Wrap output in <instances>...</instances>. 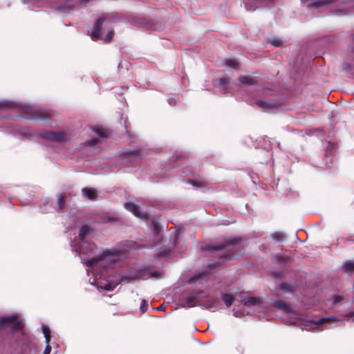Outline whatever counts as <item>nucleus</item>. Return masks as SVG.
<instances>
[{
  "mask_svg": "<svg viewBox=\"0 0 354 354\" xmlns=\"http://www.w3.org/2000/svg\"><path fill=\"white\" fill-rule=\"evenodd\" d=\"M90 232V228L84 225L79 232L78 240L75 241V244L77 245L76 251L80 254H84L86 256V259L81 257V261L85 263L88 268L87 272H93V281L90 280L91 284L96 283L97 288H101L106 290H113L119 284V282H111L108 281L105 284L102 285V283L97 282V280L101 279L102 274L97 273L98 270L102 272V270H106L109 265L115 263L119 260V254L118 251H113L110 250H105L102 251L97 257H93L95 254V246L93 244H91L84 241V239Z\"/></svg>",
  "mask_w": 354,
  "mask_h": 354,
  "instance_id": "1",
  "label": "nucleus"
},
{
  "mask_svg": "<svg viewBox=\"0 0 354 354\" xmlns=\"http://www.w3.org/2000/svg\"><path fill=\"white\" fill-rule=\"evenodd\" d=\"M182 306L185 308L199 306L207 309H216L218 300L203 291L184 293L181 295Z\"/></svg>",
  "mask_w": 354,
  "mask_h": 354,
  "instance_id": "2",
  "label": "nucleus"
},
{
  "mask_svg": "<svg viewBox=\"0 0 354 354\" xmlns=\"http://www.w3.org/2000/svg\"><path fill=\"white\" fill-rule=\"evenodd\" d=\"M19 133L24 138L34 140L38 137L44 141L52 143H63L68 141L71 138L70 134L64 131H44L39 134H35L30 131L28 128H21Z\"/></svg>",
  "mask_w": 354,
  "mask_h": 354,
  "instance_id": "3",
  "label": "nucleus"
},
{
  "mask_svg": "<svg viewBox=\"0 0 354 354\" xmlns=\"http://www.w3.org/2000/svg\"><path fill=\"white\" fill-rule=\"evenodd\" d=\"M6 326H11L13 330H19L24 326V323L21 320L17 318L16 316L10 315L0 319V329Z\"/></svg>",
  "mask_w": 354,
  "mask_h": 354,
  "instance_id": "4",
  "label": "nucleus"
},
{
  "mask_svg": "<svg viewBox=\"0 0 354 354\" xmlns=\"http://www.w3.org/2000/svg\"><path fill=\"white\" fill-rule=\"evenodd\" d=\"M108 21L104 18H100L95 23L94 29L91 32V37L93 40H97L102 35V28L103 25L106 24Z\"/></svg>",
  "mask_w": 354,
  "mask_h": 354,
  "instance_id": "5",
  "label": "nucleus"
},
{
  "mask_svg": "<svg viewBox=\"0 0 354 354\" xmlns=\"http://www.w3.org/2000/svg\"><path fill=\"white\" fill-rule=\"evenodd\" d=\"M331 317L319 318L309 323V329H318L320 330L329 328L330 327H324V325L328 323Z\"/></svg>",
  "mask_w": 354,
  "mask_h": 354,
  "instance_id": "6",
  "label": "nucleus"
},
{
  "mask_svg": "<svg viewBox=\"0 0 354 354\" xmlns=\"http://www.w3.org/2000/svg\"><path fill=\"white\" fill-rule=\"evenodd\" d=\"M241 303L248 306H261L262 299L254 297H242Z\"/></svg>",
  "mask_w": 354,
  "mask_h": 354,
  "instance_id": "7",
  "label": "nucleus"
},
{
  "mask_svg": "<svg viewBox=\"0 0 354 354\" xmlns=\"http://www.w3.org/2000/svg\"><path fill=\"white\" fill-rule=\"evenodd\" d=\"M257 105L264 111H270L277 109L279 104L274 100H269L268 101L259 100L257 102Z\"/></svg>",
  "mask_w": 354,
  "mask_h": 354,
  "instance_id": "8",
  "label": "nucleus"
},
{
  "mask_svg": "<svg viewBox=\"0 0 354 354\" xmlns=\"http://www.w3.org/2000/svg\"><path fill=\"white\" fill-rule=\"evenodd\" d=\"M127 209L132 212L138 218H143V214L139 210V207L133 203L129 202L124 204Z\"/></svg>",
  "mask_w": 354,
  "mask_h": 354,
  "instance_id": "9",
  "label": "nucleus"
},
{
  "mask_svg": "<svg viewBox=\"0 0 354 354\" xmlns=\"http://www.w3.org/2000/svg\"><path fill=\"white\" fill-rule=\"evenodd\" d=\"M82 192L84 196L88 199L94 200L97 197V191L95 189L83 188Z\"/></svg>",
  "mask_w": 354,
  "mask_h": 354,
  "instance_id": "10",
  "label": "nucleus"
},
{
  "mask_svg": "<svg viewBox=\"0 0 354 354\" xmlns=\"http://www.w3.org/2000/svg\"><path fill=\"white\" fill-rule=\"evenodd\" d=\"M335 0H314L312 3L308 5V7L319 8L321 6L331 3Z\"/></svg>",
  "mask_w": 354,
  "mask_h": 354,
  "instance_id": "11",
  "label": "nucleus"
},
{
  "mask_svg": "<svg viewBox=\"0 0 354 354\" xmlns=\"http://www.w3.org/2000/svg\"><path fill=\"white\" fill-rule=\"evenodd\" d=\"M274 306L276 307L281 309L284 313H286L287 314H289V313L295 314V312L292 310H291V308L288 305H286V304H284L282 301H276L274 303Z\"/></svg>",
  "mask_w": 354,
  "mask_h": 354,
  "instance_id": "12",
  "label": "nucleus"
},
{
  "mask_svg": "<svg viewBox=\"0 0 354 354\" xmlns=\"http://www.w3.org/2000/svg\"><path fill=\"white\" fill-rule=\"evenodd\" d=\"M26 118L30 120H43L46 118V114L41 111H35L31 115L26 116Z\"/></svg>",
  "mask_w": 354,
  "mask_h": 354,
  "instance_id": "13",
  "label": "nucleus"
},
{
  "mask_svg": "<svg viewBox=\"0 0 354 354\" xmlns=\"http://www.w3.org/2000/svg\"><path fill=\"white\" fill-rule=\"evenodd\" d=\"M74 8V4L72 1H68L64 5L57 7V10L59 12H65L67 10H73Z\"/></svg>",
  "mask_w": 354,
  "mask_h": 354,
  "instance_id": "14",
  "label": "nucleus"
},
{
  "mask_svg": "<svg viewBox=\"0 0 354 354\" xmlns=\"http://www.w3.org/2000/svg\"><path fill=\"white\" fill-rule=\"evenodd\" d=\"M221 299H223V302L225 303L227 307L230 306L232 304L233 301H234V297L228 294H222Z\"/></svg>",
  "mask_w": 354,
  "mask_h": 354,
  "instance_id": "15",
  "label": "nucleus"
},
{
  "mask_svg": "<svg viewBox=\"0 0 354 354\" xmlns=\"http://www.w3.org/2000/svg\"><path fill=\"white\" fill-rule=\"evenodd\" d=\"M345 272L350 273L354 270V262L351 261H346L342 265Z\"/></svg>",
  "mask_w": 354,
  "mask_h": 354,
  "instance_id": "16",
  "label": "nucleus"
},
{
  "mask_svg": "<svg viewBox=\"0 0 354 354\" xmlns=\"http://www.w3.org/2000/svg\"><path fill=\"white\" fill-rule=\"evenodd\" d=\"M271 238L275 241H282L286 238V235L283 232H276L271 234Z\"/></svg>",
  "mask_w": 354,
  "mask_h": 354,
  "instance_id": "17",
  "label": "nucleus"
},
{
  "mask_svg": "<svg viewBox=\"0 0 354 354\" xmlns=\"http://www.w3.org/2000/svg\"><path fill=\"white\" fill-rule=\"evenodd\" d=\"M224 248L222 244H208L205 246V249L210 251H217Z\"/></svg>",
  "mask_w": 354,
  "mask_h": 354,
  "instance_id": "18",
  "label": "nucleus"
},
{
  "mask_svg": "<svg viewBox=\"0 0 354 354\" xmlns=\"http://www.w3.org/2000/svg\"><path fill=\"white\" fill-rule=\"evenodd\" d=\"M257 0H243V3L245 5V8L247 10L252 11L255 10L257 7L252 5L253 1H256Z\"/></svg>",
  "mask_w": 354,
  "mask_h": 354,
  "instance_id": "19",
  "label": "nucleus"
},
{
  "mask_svg": "<svg viewBox=\"0 0 354 354\" xmlns=\"http://www.w3.org/2000/svg\"><path fill=\"white\" fill-rule=\"evenodd\" d=\"M93 131L101 138H106L109 136L108 131L102 128H95Z\"/></svg>",
  "mask_w": 354,
  "mask_h": 354,
  "instance_id": "20",
  "label": "nucleus"
},
{
  "mask_svg": "<svg viewBox=\"0 0 354 354\" xmlns=\"http://www.w3.org/2000/svg\"><path fill=\"white\" fill-rule=\"evenodd\" d=\"M42 331L44 335L45 339H46V343L50 344V329L48 326H42Z\"/></svg>",
  "mask_w": 354,
  "mask_h": 354,
  "instance_id": "21",
  "label": "nucleus"
},
{
  "mask_svg": "<svg viewBox=\"0 0 354 354\" xmlns=\"http://www.w3.org/2000/svg\"><path fill=\"white\" fill-rule=\"evenodd\" d=\"M14 106L13 102L8 100H0V109L12 108Z\"/></svg>",
  "mask_w": 354,
  "mask_h": 354,
  "instance_id": "22",
  "label": "nucleus"
},
{
  "mask_svg": "<svg viewBox=\"0 0 354 354\" xmlns=\"http://www.w3.org/2000/svg\"><path fill=\"white\" fill-rule=\"evenodd\" d=\"M239 81L242 84H248V85L254 84V82H255V81L253 79H252L250 77H241L239 78Z\"/></svg>",
  "mask_w": 354,
  "mask_h": 354,
  "instance_id": "23",
  "label": "nucleus"
},
{
  "mask_svg": "<svg viewBox=\"0 0 354 354\" xmlns=\"http://www.w3.org/2000/svg\"><path fill=\"white\" fill-rule=\"evenodd\" d=\"M226 65L229 67H232L233 68H238L239 67V62L235 59H229L226 61Z\"/></svg>",
  "mask_w": 354,
  "mask_h": 354,
  "instance_id": "24",
  "label": "nucleus"
},
{
  "mask_svg": "<svg viewBox=\"0 0 354 354\" xmlns=\"http://www.w3.org/2000/svg\"><path fill=\"white\" fill-rule=\"evenodd\" d=\"M269 43L274 46H279L282 44L283 41L279 38H272L269 40Z\"/></svg>",
  "mask_w": 354,
  "mask_h": 354,
  "instance_id": "25",
  "label": "nucleus"
},
{
  "mask_svg": "<svg viewBox=\"0 0 354 354\" xmlns=\"http://www.w3.org/2000/svg\"><path fill=\"white\" fill-rule=\"evenodd\" d=\"M57 204L59 209H62L64 204V196L62 194H59L57 197Z\"/></svg>",
  "mask_w": 354,
  "mask_h": 354,
  "instance_id": "26",
  "label": "nucleus"
},
{
  "mask_svg": "<svg viewBox=\"0 0 354 354\" xmlns=\"http://www.w3.org/2000/svg\"><path fill=\"white\" fill-rule=\"evenodd\" d=\"M113 31L112 30H110L108 31L107 35L104 39L105 42H109L112 40V38L113 37Z\"/></svg>",
  "mask_w": 354,
  "mask_h": 354,
  "instance_id": "27",
  "label": "nucleus"
},
{
  "mask_svg": "<svg viewBox=\"0 0 354 354\" xmlns=\"http://www.w3.org/2000/svg\"><path fill=\"white\" fill-rule=\"evenodd\" d=\"M147 307H148V304H147V301L145 299H143L142 301V303H141V305H140V310L142 313H145L147 310Z\"/></svg>",
  "mask_w": 354,
  "mask_h": 354,
  "instance_id": "28",
  "label": "nucleus"
},
{
  "mask_svg": "<svg viewBox=\"0 0 354 354\" xmlns=\"http://www.w3.org/2000/svg\"><path fill=\"white\" fill-rule=\"evenodd\" d=\"M279 288L281 290H283L285 292H291L292 291V288L287 284L280 285Z\"/></svg>",
  "mask_w": 354,
  "mask_h": 354,
  "instance_id": "29",
  "label": "nucleus"
},
{
  "mask_svg": "<svg viewBox=\"0 0 354 354\" xmlns=\"http://www.w3.org/2000/svg\"><path fill=\"white\" fill-rule=\"evenodd\" d=\"M228 82L229 79L227 77L220 78L218 80V83L221 86L228 84Z\"/></svg>",
  "mask_w": 354,
  "mask_h": 354,
  "instance_id": "30",
  "label": "nucleus"
},
{
  "mask_svg": "<svg viewBox=\"0 0 354 354\" xmlns=\"http://www.w3.org/2000/svg\"><path fill=\"white\" fill-rule=\"evenodd\" d=\"M50 351H51V346H50L49 344H46V346L44 351L43 354H50Z\"/></svg>",
  "mask_w": 354,
  "mask_h": 354,
  "instance_id": "31",
  "label": "nucleus"
},
{
  "mask_svg": "<svg viewBox=\"0 0 354 354\" xmlns=\"http://www.w3.org/2000/svg\"><path fill=\"white\" fill-rule=\"evenodd\" d=\"M203 275H204V274H201L199 276H195V277H194L193 278H192L190 279L189 282L190 283H195V282H196L201 278V276H203Z\"/></svg>",
  "mask_w": 354,
  "mask_h": 354,
  "instance_id": "32",
  "label": "nucleus"
},
{
  "mask_svg": "<svg viewBox=\"0 0 354 354\" xmlns=\"http://www.w3.org/2000/svg\"><path fill=\"white\" fill-rule=\"evenodd\" d=\"M97 143V139H92L89 141V145H95Z\"/></svg>",
  "mask_w": 354,
  "mask_h": 354,
  "instance_id": "33",
  "label": "nucleus"
},
{
  "mask_svg": "<svg viewBox=\"0 0 354 354\" xmlns=\"http://www.w3.org/2000/svg\"><path fill=\"white\" fill-rule=\"evenodd\" d=\"M340 300H341V298H340L339 297H338V296H336V297H335V298H334V301H335V303L339 302Z\"/></svg>",
  "mask_w": 354,
  "mask_h": 354,
  "instance_id": "34",
  "label": "nucleus"
},
{
  "mask_svg": "<svg viewBox=\"0 0 354 354\" xmlns=\"http://www.w3.org/2000/svg\"><path fill=\"white\" fill-rule=\"evenodd\" d=\"M234 315L236 316V317H239V313L237 310H234Z\"/></svg>",
  "mask_w": 354,
  "mask_h": 354,
  "instance_id": "35",
  "label": "nucleus"
},
{
  "mask_svg": "<svg viewBox=\"0 0 354 354\" xmlns=\"http://www.w3.org/2000/svg\"><path fill=\"white\" fill-rule=\"evenodd\" d=\"M25 3H30L31 0H24Z\"/></svg>",
  "mask_w": 354,
  "mask_h": 354,
  "instance_id": "36",
  "label": "nucleus"
},
{
  "mask_svg": "<svg viewBox=\"0 0 354 354\" xmlns=\"http://www.w3.org/2000/svg\"><path fill=\"white\" fill-rule=\"evenodd\" d=\"M231 257H224V260L230 259Z\"/></svg>",
  "mask_w": 354,
  "mask_h": 354,
  "instance_id": "37",
  "label": "nucleus"
},
{
  "mask_svg": "<svg viewBox=\"0 0 354 354\" xmlns=\"http://www.w3.org/2000/svg\"><path fill=\"white\" fill-rule=\"evenodd\" d=\"M296 322V319L290 322V324H295Z\"/></svg>",
  "mask_w": 354,
  "mask_h": 354,
  "instance_id": "38",
  "label": "nucleus"
},
{
  "mask_svg": "<svg viewBox=\"0 0 354 354\" xmlns=\"http://www.w3.org/2000/svg\"><path fill=\"white\" fill-rule=\"evenodd\" d=\"M346 14H347V12H341L339 13V15H346Z\"/></svg>",
  "mask_w": 354,
  "mask_h": 354,
  "instance_id": "39",
  "label": "nucleus"
},
{
  "mask_svg": "<svg viewBox=\"0 0 354 354\" xmlns=\"http://www.w3.org/2000/svg\"><path fill=\"white\" fill-rule=\"evenodd\" d=\"M188 182H189V183H192V184L194 185V183L192 181H191V180H189Z\"/></svg>",
  "mask_w": 354,
  "mask_h": 354,
  "instance_id": "40",
  "label": "nucleus"
},
{
  "mask_svg": "<svg viewBox=\"0 0 354 354\" xmlns=\"http://www.w3.org/2000/svg\"><path fill=\"white\" fill-rule=\"evenodd\" d=\"M158 310H162V307L158 308Z\"/></svg>",
  "mask_w": 354,
  "mask_h": 354,
  "instance_id": "41",
  "label": "nucleus"
},
{
  "mask_svg": "<svg viewBox=\"0 0 354 354\" xmlns=\"http://www.w3.org/2000/svg\"><path fill=\"white\" fill-rule=\"evenodd\" d=\"M303 330H308V328H307V327H305L303 328Z\"/></svg>",
  "mask_w": 354,
  "mask_h": 354,
  "instance_id": "42",
  "label": "nucleus"
}]
</instances>
